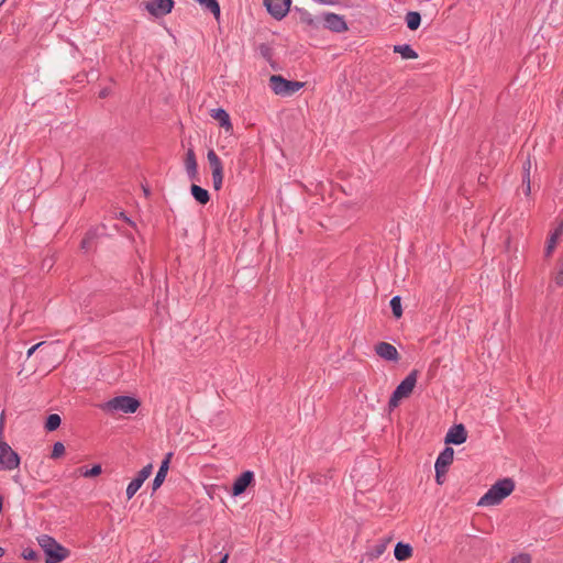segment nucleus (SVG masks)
I'll list each match as a JSON object with an SVG mask.
<instances>
[{
  "instance_id": "obj_27",
  "label": "nucleus",
  "mask_w": 563,
  "mask_h": 563,
  "mask_svg": "<svg viewBox=\"0 0 563 563\" xmlns=\"http://www.w3.org/2000/svg\"><path fill=\"white\" fill-rule=\"evenodd\" d=\"M390 307L393 310L394 316L398 319L402 316V308H401V301L399 297H394L390 300Z\"/></svg>"
},
{
  "instance_id": "obj_11",
  "label": "nucleus",
  "mask_w": 563,
  "mask_h": 563,
  "mask_svg": "<svg viewBox=\"0 0 563 563\" xmlns=\"http://www.w3.org/2000/svg\"><path fill=\"white\" fill-rule=\"evenodd\" d=\"M323 26L334 33H344L349 30L347 23L342 15L327 12L322 16Z\"/></svg>"
},
{
  "instance_id": "obj_9",
  "label": "nucleus",
  "mask_w": 563,
  "mask_h": 563,
  "mask_svg": "<svg viewBox=\"0 0 563 563\" xmlns=\"http://www.w3.org/2000/svg\"><path fill=\"white\" fill-rule=\"evenodd\" d=\"M152 472L153 465L151 463L137 472L135 477L126 486L125 495L128 499H131L137 493L143 483L152 475Z\"/></svg>"
},
{
  "instance_id": "obj_3",
  "label": "nucleus",
  "mask_w": 563,
  "mask_h": 563,
  "mask_svg": "<svg viewBox=\"0 0 563 563\" xmlns=\"http://www.w3.org/2000/svg\"><path fill=\"white\" fill-rule=\"evenodd\" d=\"M141 407V401L139 398L130 395H119L112 397L107 402H104L101 408L103 411L115 415V413H124L132 415L137 412Z\"/></svg>"
},
{
  "instance_id": "obj_6",
  "label": "nucleus",
  "mask_w": 563,
  "mask_h": 563,
  "mask_svg": "<svg viewBox=\"0 0 563 563\" xmlns=\"http://www.w3.org/2000/svg\"><path fill=\"white\" fill-rule=\"evenodd\" d=\"M207 161L211 172V180L213 189L219 191L223 186L224 180V164L221 157L213 148L207 152Z\"/></svg>"
},
{
  "instance_id": "obj_22",
  "label": "nucleus",
  "mask_w": 563,
  "mask_h": 563,
  "mask_svg": "<svg viewBox=\"0 0 563 563\" xmlns=\"http://www.w3.org/2000/svg\"><path fill=\"white\" fill-rule=\"evenodd\" d=\"M190 191L194 198L201 205H206L210 199L209 192L198 185H191Z\"/></svg>"
},
{
  "instance_id": "obj_26",
  "label": "nucleus",
  "mask_w": 563,
  "mask_h": 563,
  "mask_svg": "<svg viewBox=\"0 0 563 563\" xmlns=\"http://www.w3.org/2000/svg\"><path fill=\"white\" fill-rule=\"evenodd\" d=\"M201 5L209 9L216 16L220 15V7L216 0H196Z\"/></svg>"
},
{
  "instance_id": "obj_25",
  "label": "nucleus",
  "mask_w": 563,
  "mask_h": 563,
  "mask_svg": "<svg viewBox=\"0 0 563 563\" xmlns=\"http://www.w3.org/2000/svg\"><path fill=\"white\" fill-rule=\"evenodd\" d=\"M102 473L100 464L93 465L91 468H80L81 476L86 478L97 477Z\"/></svg>"
},
{
  "instance_id": "obj_17",
  "label": "nucleus",
  "mask_w": 563,
  "mask_h": 563,
  "mask_svg": "<svg viewBox=\"0 0 563 563\" xmlns=\"http://www.w3.org/2000/svg\"><path fill=\"white\" fill-rule=\"evenodd\" d=\"M562 234H563V223L561 222V223L556 224V227L551 230V232L547 239L545 249H544L545 256L549 257L552 255L556 245L559 244V241H560Z\"/></svg>"
},
{
  "instance_id": "obj_14",
  "label": "nucleus",
  "mask_w": 563,
  "mask_h": 563,
  "mask_svg": "<svg viewBox=\"0 0 563 563\" xmlns=\"http://www.w3.org/2000/svg\"><path fill=\"white\" fill-rule=\"evenodd\" d=\"M254 483V473L251 471H246L242 473L238 478H235L232 486V496L236 497L242 495L249 486Z\"/></svg>"
},
{
  "instance_id": "obj_35",
  "label": "nucleus",
  "mask_w": 563,
  "mask_h": 563,
  "mask_svg": "<svg viewBox=\"0 0 563 563\" xmlns=\"http://www.w3.org/2000/svg\"><path fill=\"white\" fill-rule=\"evenodd\" d=\"M5 0H0V5L4 2Z\"/></svg>"
},
{
  "instance_id": "obj_24",
  "label": "nucleus",
  "mask_w": 563,
  "mask_h": 563,
  "mask_svg": "<svg viewBox=\"0 0 563 563\" xmlns=\"http://www.w3.org/2000/svg\"><path fill=\"white\" fill-rule=\"evenodd\" d=\"M62 419L57 413H52L47 417L45 428L48 431H54L60 426Z\"/></svg>"
},
{
  "instance_id": "obj_12",
  "label": "nucleus",
  "mask_w": 563,
  "mask_h": 563,
  "mask_svg": "<svg viewBox=\"0 0 563 563\" xmlns=\"http://www.w3.org/2000/svg\"><path fill=\"white\" fill-rule=\"evenodd\" d=\"M291 0H265L264 4L267 11L277 20L287 15L290 9Z\"/></svg>"
},
{
  "instance_id": "obj_18",
  "label": "nucleus",
  "mask_w": 563,
  "mask_h": 563,
  "mask_svg": "<svg viewBox=\"0 0 563 563\" xmlns=\"http://www.w3.org/2000/svg\"><path fill=\"white\" fill-rule=\"evenodd\" d=\"M170 459H172V454L169 453V454H167L165 460L162 462L161 467L152 483L153 492H156L163 485L164 481L166 479V476H167V473L169 470Z\"/></svg>"
},
{
  "instance_id": "obj_8",
  "label": "nucleus",
  "mask_w": 563,
  "mask_h": 563,
  "mask_svg": "<svg viewBox=\"0 0 563 563\" xmlns=\"http://www.w3.org/2000/svg\"><path fill=\"white\" fill-rule=\"evenodd\" d=\"M20 465V457L12 448L0 438V471H12Z\"/></svg>"
},
{
  "instance_id": "obj_31",
  "label": "nucleus",
  "mask_w": 563,
  "mask_h": 563,
  "mask_svg": "<svg viewBox=\"0 0 563 563\" xmlns=\"http://www.w3.org/2000/svg\"><path fill=\"white\" fill-rule=\"evenodd\" d=\"M42 344H43V342H40V343H37V344L33 345L32 347H30V349L27 350V353H26L27 357H31V356L33 355V353H34V352H35V351H36V350H37Z\"/></svg>"
},
{
  "instance_id": "obj_32",
  "label": "nucleus",
  "mask_w": 563,
  "mask_h": 563,
  "mask_svg": "<svg viewBox=\"0 0 563 563\" xmlns=\"http://www.w3.org/2000/svg\"><path fill=\"white\" fill-rule=\"evenodd\" d=\"M228 560H229V554H224L223 558L221 559V561L219 563H228Z\"/></svg>"
},
{
  "instance_id": "obj_28",
  "label": "nucleus",
  "mask_w": 563,
  "mask_h": 563,
  "mask_svg": "<svg viewBox=\"0 0 563 563\" xmlns=\"http://www.w3.org/2000/svg\"><path fill=\"white\" fill-rule=\"evenodd\" d=\"M65 452H66L65 445L62 442H56L53 445L51 457L55 459V460L59 459L65 454Z\"/></svg>"
},
{
  "instance_id": "obj_23",
  "label": "nucleus",
  "mask_w": 563,
  "mask_h": 563,
  "mask_svg": "<svg viewBox=\"0 0 563 563\" xmlns=\"http://www.w3.org/2000/svg\"><path fill=\"white\" fill-rule=\"evenodd\" d=\"M406 23H407V26L408 29H410L411 31H416L419 26H420V23H421V16L418 12H408L406 14Z\"/></svg>"
},
{
  "instance_id": "obj_15",
  "label": "nucleus",
  "mask_w": 563,
  "mask_h": 563,
  "mask_svg": "<svg viewBox=\"0 0 563 563\" xmlns=\"http://www.w3.org/2000/svg\"><path fill=\"white\" fill-rule=\"evenodd\" d=\"M467 439V431L463 424H455L446 432L444 442L446 444H463Z\"/></svg>"
},
{
  "instance_id": "obj_34",
  "label": "nucleus",
  "mask_w": 563,
  "mask_h": 563,
  "mask_svg": "<svg viewBox=\"0 0 563 563\" xmlns=\"http://www.w3.org/2000/svg\"><path fill=\"white\" fill-rule=\"evenodd\" d=\"M4 555V549L0 547V559Z\"/></svg>"
},
{
  "instance_id": "obj_30",
  "label": "nucleus",
  "mask_w": 563,
  "mask_h": 563,
  "mask_svg": "<svg viewBox=\"0 0 563 563\" xmlns=\"http://www.w3.org/2000/svg\"><path fill=\"white\" fill-rule=\"evenodd\" d=\"M21 556L26 561H36L38 559L37 552L32 548H24L21 552Z\"/></svg>"
},
{
  "instance_id": "obj_1",
  "label": "nucleus",
  "mask_w": 563,
  "mask_h": 563,
  "mask_svg": "<svg viewBox=\"0 0 563 563\" xmlns=\"http://www.w3.org/2000/svg\"><path fill=\"white\" fill-rule=\"evenodd\" d=\"M516 488V483L510 477L498 479L489 489L478 499V507H493L503 503L510 496Z\"/></svg>"
},
{
  "instance_id": "obj_16",
  "label": "nucleus",
  "mask_w": 563,
  "mask_h": 563,
  "mask_svg": "<svg viewBox=\"0 0 563 563\" xmlns=\"http://www.w3.org/2000/svg\"><path fill=\"white\" fill-rule=\"evenodd\" d=\"M210 117L214 119L220 125V128H222L228 134L233 133V124L231 122L229 113L224 109H212L210 111Z\"/></svg>"
},
{
  "instance_id": "obj_13",
  "label": "nucleus",
  "mask_w": 563,
  "mask_h": 563,
  "mask_svg": "<svg viewBox=\"0 0 563 563\" xmlns=\"http://www.w3.org/2000/svg\"><path fill=\"white\" fill-rule=\"evenodd\" d=\"M374 351L384 361L397 363L400 360L397 349L388 342H378L375 344Z\"/></svg>"
},
{
  "instance_id": "obj_10",
  "label": "nucleus",
  "mask_w": 563,
  "mask_h": 563,
  "mask_svg": "<svg viewBox=\"0 0 563 563\" xmlns=\"http://www.w3.org/2000/svg\"><path fill=\"white\" fill-rule=\"evenodd\" d=\"M144 7L150 14L159 18L168 14L174 8V0H145Z\"/></svg>"
},
{
  "instance_id": "obj_4",
  "label": "nucleus",
  "mask_w": 563,
  "mask_h": 563,
  "mask_svg": "<svg viewBox=\"0 0 563 563\" xmlns=\"http://www.w3.org/2000/svg\"><path fill=\"white\" fill-rule=\"evenodd\" d=\"M417 380L418 371L413 369L401 380V383L397 386L390 396L388 402L390 409L397 408L402 399L408 398L412 394L417 385Z\"/></svg>"
},
{
  "instance_id": "obj_21",
  "label": "nucleus",
  "mask_w": 563,
  "mask_h": 563,
  "mask_svg": "<svg viewBox=\"0 0 563 563\" xmlns=\"http://www.w3.org/2000/svg\"><path fill=\"white\" fill-rule=\"evenodd\" d=\"M394 52L399 54L404 59H417L418 53L408 44L395 45Z\"/></svg>"
},
{
  "instance_id": "obj_2",
  "label": "nucleus",
  "mask_w": 563,
  "mask_h": 563,
  "mask_svg": "<svg viewBox=\"0 0 563 563\" xmlns=\"http://www.w3.org/2000/svg\"><path fill=\"white\" fill-rule=\"evenodd\" d=\"M36 541L45 555V563H62L71 555L68 548L48 534L37 536Z\"/></svg>"
},
{
  "instance_id": "obj_29",
  "label": "nucleus",
  "mask_w": 563,
  "mask_h": 563,
  "mask_svg": "<svg viewBox=\"0 0 563 563\" xmlns=\"http://www.w3.org/2000/svg\"><path fill=\"white\" fill-rule=\"evenodd\" d=\"M509 563H532V558L528 553H519L514 555Z\"/></svg>"
},
{
  "instance_id": "obj_20",
  "label": "nucleus",
  "mask_w": 563,
  "mask_h": 563,
  "mask_svg": "<svg viewBox=\"0 0 563 563\" xmlns=\"http://www.w3.org/2000/svg\"><path fill=\"white\" fill-rule=\"evenodd\" d=\"M185 168L191 179H195L197 177L198 164H197L195 152L192 150H188V152L186 154Z\"/></svg>"
},
{
  "instance_id": "obj_7",
  "label": "nucleus",
  "mask_w": 563,
  "mask_h": 563,
  "mask_svg": "<svg viewBox=\"0 0 563 563\" xmlns=\"http://www.w3.org/2000/svg\"><path fill=\"white\" fill-rule=\"evenodd\" d=\"M454 460V450L450 446H446L438 456L434 471H435V482L438 485H442L445 481V475L450 465Z\"/></svg>"
},
{
  "instance_id": "obj_33",
  "label": "nucleus",
  "mask_w": 563,
  "mask_h": 563,
  "mask_svg": "<svg viewBox=\"0 0 563 563\" xmlns=\"http://www.w3.org/2000/svg\"><path fill=\"white\" fill-rule=\"evenodd\" d=\"M530 190H531V186H530V181L528 180L527 185H526V194L529 195Z\"/></svg>"
},
{
  "instance_id": "obj_5",
  "label": "nucleus",
  "mask_w": 563,
  "mask_h": 563,
  "mask_svg": "<svg viewBox=\"0 0 563 563\" xmlns=\"http://www.w3.org/2000/svg\"><path fill=\"white\" fill-rule=\"evenodd\" d=\"M269 87L277 96L291 97L305 87V82L287 80L279 75H273L269 78Z\"/></svg>"
},
{
  "instance_id": "obj_19",
  "label": "nucleus",
  "mask_w": 563,
  "mask_h": 563,
  "mask_svg": "<svg viewBox=\"0 0 563 563\" xmlns=\"http://www.w3.org/2000/svg\"><path fill=\"white\" fill-rule=\"evenodd\" d=\"M394 555L400 562L409 560L413 555V548L408 543L398 542L395 547Z\"/></svg>"
}]
</instances>
